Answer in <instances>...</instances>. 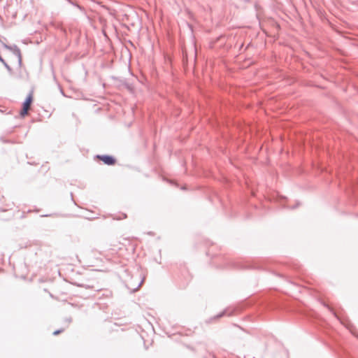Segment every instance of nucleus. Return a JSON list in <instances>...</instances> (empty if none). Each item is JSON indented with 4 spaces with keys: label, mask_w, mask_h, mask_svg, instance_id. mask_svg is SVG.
Returning <instances> with one entry per match:
<instances>
[{
    "label": "nucleus",
    "mask_w": 358,
    "mask_h": 358,
    "mask_svg": "<svg viewBox=\"0 0 358 358\" xmlns=\"http://www.w3.org/2000/svg\"><path fill=\"white\" fill-rule=\"evenodd\" d=\"M97 158L107 165H113L115 164V159L109 155H98Z\"/></svg>",
    "instance_id": "obj_2"
},
{
    "label": "nucleus",
    "mask_w": 358,
    "mask_h": 358,
    "mask_svg": "<svg viewBox=\"0 0 358 358\" xmlns=\"http://www.w3.org/2000/svg\"><path fill=\"white\" fill-rule=\"evenodd\" d=\"M32 101H33V95L31 93L27 96V97L26 98V100L23 103L22 108L20 113V116L22 117H25L28 114V111L30 109Z\"/></svg>",
    "instance_id": "obj_1"
},
{
    "label": "nucleus",
    "mask_w": 358,
    "mask_h": 358,
    "mask_svg": "<svg viewBox=\"0 0 358 358\" xmlns=\"http://www.w3.org/2000/svg\"><path fill=\"white\" fill-rule=\"evenodd\" d=\"M62 331H63V330H57V331H54L53 334L54 335H57V334H60Z\"/></svg>",
    "instance_id": "obj_3"
}]
</instances>
